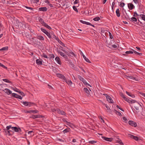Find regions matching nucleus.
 <instances>
[{
	"label": "nucleus",
	"mask_w": 145,
	"mask_h": 145,
	"mask_svg": "<svg viewBox=\"0 0 145 145\" xmlns=\"http://www.w3.org/2000/svg\"><path fill=\"white\" fill-rule=\"evenodd\" d=\"M11 127V125H9L7 126L6 127V128L3 129V132L5 133V134L6 135L8 136H10L11 134L10 133L11 132H12V131L9 129Z\"/></svg>",
	"instance_id": "f257e3e1"
},
{
	"label": "nucleus",
	"mask_w": 145,
	"mask_h": 145,
	"mask_svg": "<svg viewBox=\"0 0 145 145\" xmlns=\"http://www.w3.org/2000/svg\"><path fill=\"white\" fill-rule=\"evenodd\" d=\"M22 104L25 106H29L30 107L33 105H35V104L34 103L29 102L27 101L21 102Z\"/></svg>",
	"instance_id": "f03ea898"
},
{
	"label": "nucleus",
	"mask_w": 145,
	"mask_h": 145,
	"mask_svg": "<svg viewBox=\"0 0 145 145\" xmlns=\"http://www.w3.org/2000/svg\"><path fill=\"white\" fill-rule=\"evenodd\" d=\"M56 75L57 77L63 80V82H64V81H67V79L62 74L60 73H56Z\"/></svg>",
	"instance_id": "7ed1b4c3"
},
{
	"label": "nucleus",
	"mask_w": 145,
	"mask_h": 145,
	"mask_svg": "<svg viewBox=\"0 0 145 145\" xmlns=\"http://www.w3.org/2000/svg\"><path fill=\"white\" fill-rule=\"evenodd\" d=\"M135 103L134 107L137 110H138L142 108V106L139 103L137 102Z\"/></svg>",
	"instance_id": "20e7f679"
},
{
	"label": "nucleus",
	"mask_w": 145,
	"mask_h": 145,
	"mask_svg": "<svg viewBox=\"0 0 145 145\" xmlns=\"http://www.w3.org/2000/svg\"><path fill=\"white\" fill-rule=\"evenodd\" d=\"M11 128L12 130L16 132L20 133L22 131L20 127L18 128L16 127H12L11 126Z\"/></svg>",
	"instance_id": "39448f33"
},
{
	"label": "nucleus",
	"mask_w": 145,
	"mask_h": 145,
	"mask_svg": "<svg viewBox=\"0 0 145 145\" xmlns=\"http://www.w3.org/2000/svg\"><path fill=\"white\" fill-rule=\"evenodd\" d=\"M103 140H106L107 141L111 142L112 141L113 138H108L104 136L101 137Z\"/></svg>",
	"instance_id": "423d86ee"
},
{
	"label": "nucleus",
	"mask_w": 145,
	"mask_h": 145,
	"mask_svg": "<svg viewBox=\"0 0 145 145\" xmlns=\"http://www.w3.org/2000/svg\"><path fill=\"white\" fill-rule=\"evenodd\" d=\"M128 123L130 125L134 127H135L137 126V123L131 120L129 121Z\"/></svg>",
	"instance_id": "0eeeda50"
},
{
	"label": "nucleus",
	"mask_w": 145,
	"mask_h": 145,
	"mask_svg": "<svg viewBox=\"0 0 145 145\" xmlns=\"http://www.w3.org/2000/svg\"><path fill=\"white\" fill-rule=\"evenodd\" d=\"M12 96L13 97L18 98L20 99H22V97H21V96L15 93H12Z\"/></svg>",
	"instance_id": "6e6552de"
},
{
	"label": "nucleus",
	"mask_w": 145,
	"mask_h": 145,
	"mask_svg": "<svg viewBox=\"0 0 145 145\" xmlns=\"http://www.w3.org/2000/svg\"><path fill=\"white\" fill-rule=\"evenodd\" d=\"M2 91H4L6 93H7L8 95H9L12 93V91L9 89L5 88V89H3Z\"/></svg>",
	"instance_id": "1a4fd4ad"
},
{
	"label": "nucleus",
	"mask_w": 145,
	"mask_h": 145,
	"mask_svg": "<svg viewBox=\"0 0 145 145\" xmlns=\"http://www.w3.org/2000/svg\"><path fill=\"white\" fill-rule=\"evenodd\" d=\"M127 5L129 9L130 10H132L133 9L135 8V6L131 3H128Z\"/></svg>",
	"instance_id": "9d476101"
},
{
	"label": "nucleus",
	"mask_w": 145,
	"mask_h": 145,
	"mask_svg": "<svg viewBox=\"0 0 145 145\" xmlns=\"http://www.w3.org/2000/svg\"><path fill=\"white\" fill-rule=\"evenodd\" d=\"M124 100L127 101V102L129 103H135L136 101L134 100H130L128 98L126 97L125 99H124Z\"/></svg>",
	"instance_id": "9b49d317"
},
{
	"label": "nucleus",
	"mask_w": 145,
	"mask_h": 145,
	"mask_svg": "<svg viewBox=\"0 0 145 145\" xmlns=\"http://www.w3.org/2000/svg\"><path fill=\"white\" fill-rule=\"evenodd\" d=\"M56 112L59 114H61L62 115H64L65 114V113L63 110H61L59 109H56Z\"/></svg>",
	"instance_id": "f8f14e48"
},
{
	"label": "nucleus",
	"mask_w": 145,
	"mask_h": 145,
	"mask_svg": "<svg viewBox=\"0 0 145 145\" xmlns=\"http://www.w3.org/2000/svg\"><path fill=\"white\" fill-rule=\"evenodd\" d=\"M57 52L61 56L63 57L65 59L67 58V56L64 53H63L62 52H61L60 51H58Z\"/></svg>",
	"instance_id": "ddd939ff"
},
{
	"label": "nucleus",
	"mask_w": 145,
	"mask_h": 145,
	"mask_svg": "<svg viewBox=\"0 0 145 145\" xmlns=\"http://www.w3.org/2000/svg\"><path fill=\"white\" fill-rule=\"evenodd\" d=\"M39 111L36 110H32L27 111L26 112L27 113H31V112L34 113H39Z\"/></svg>",
	"instance_id": "4468645a"
},
{
	"label": "nucleus",
	"mask_w": 145,
	"mask_h": 145,
	"mask_svg": "<svg viewBox=\"0 0 145 145\" xmlns=\"http://www.w3.org/2000/svg\"><path fill=\"white\" fill-rule=\"evenodd\" d=\"M55 60L56 61L57 63L60 65L61 64V63L60 61V59L58 57H56L55 58Z\"/></svg>",
	"instance_id": "2eb2a0df"
},
{
	"label": "nucleus",
	"mask_w": 145,
	"mask_h": 145,
	"mask_svg": "<svg viewBox=\"0 0 145 145\" xmlns=\"http://www.w3.org/2000/svg\"><path fill=\"white\" fill-rule=\"evenodd\" d=\"M7 1L6 3L7 4H14V3L16 4L17 3H18V2H17V3L13 2L10 0H4V1Z\"/></svg>",
	"instance_id": "dca6fc26"
},
{
	"label": "nucleus",
	"mask_w": 145,
	"mask_h": 145,
	"mask_svg": "<svg viewBox=\"0 0 145 145\" xmlns=\"http://www.w3.org/2000/svg\"><path fill=\"white\" fill-rule=\"evenodd\" d=\"M36 63L38 65H41L42 64V59L39 60L38 59H37L36 60Z\"/></svg>",
	"instance_id": "f3484780"
},
{
	"label": "nucleus",
	"mask_w": 145,
	"mask_h": 145,
	"mask_svg": "<svg viewBox=\"0 0 145 145\" xmlns=\"http://www.w3.org/2000/svg\"><path fill=\"white\" fill-rule=\"evenodd\" d=\"M102 104L103 105H105L107 109V112L110 113L111 112V109H110V107L107 106V105L103 103L102 102Z\"/></svg>",
	"instance_id": "a211bd4d"
},
{
	"label": "nucleus",
	"mask_w": 145,
	"mask_h": 145,
	"mask_svg": "<svg viewBox=\"0 0 145 145\" xmlns=\"http://www.w3.org/2000/svg\"><path fill=\"white\" fill-rule=\"evenodd\" d=\"M107 101L110 103H113V101L111 97L109 96L108 97L106 98Z\"/></svg>",
	"instance_id": "6ab92c4d"
},
{
	"label": "nucleus",
	"mask_w": 145,
	"mask_h": 145,
	"mask_svg": "<svg viewBox=\"0 0 145 145\" xmlns=\"http://www.w3.org/2000/svg\"><path fill=\"white\" fill-rule=\"evenodd\" d=\"M39 10L40 11L45 12L47 10V8L46 7H40L39 8Z\"/></svg>",
	"instance_id": "aec40b11"
},
{
	"label": "nucleus",
	"mask_w": 145,
	"mask_h": 145,
	"mask_svg": "<svg viewBox=\"0 0 145 145\" xmlns=\"http://www.w3.org/2000/svg\"><path fill=\"white\" fill-rule=\"evenodd\" d=\"M126 93L128 95L131 97L133 98H134L135 97V96L134 94H132L131 93L127 91H126Z\"/></svg>",
	"instance_id": "412c9836"
},
{
	"label": "nucleus",
	"mask_w": 145,
	"mask_h": 145,
	"mask_svg": "<svg viewBox=\"0 0 145 145\" xmlns=\"http://www.w3.org/2000/svg\"><path fill=\"white\" fill-rule=\"evenodd\" d=\"M38 20H39V21L42 24V25L45 23L44 22L43 20L40 17H39L38 18Z\"/></svg>",
	"instance_id": "4be33fe9"
},
{
	"label": "nucleus",
	"mask_w": 145,
	"mask_h": 145,
	"mask_svg": "<svg viewBox=\"0 0 145 145\" xmlns=\"http://www.w3.org/2000/svg\"><path fill=\"white\" fill-rule=\"evenodd\" d=\"M80 21L81 23L84 24H86L87 25L91 24L90 23L88 22H86V21H83L82 20H80Z\"/></svg>",
	"instance_id": "5701e85b"
},
{
	"label": "nucleus",
	"mask_w": 145,
	"mask_h": 145,
	"mask_svg": "<svg viewBox=\"0 0 145 145\" xmlns=\"http://www.w3.org/2000/svg\"><path fill=\"white\" fill-rule=\"evenodd\" d=\"M37 39H38L40 40H44V38L41 35L37 36Z\"/></svg>",
	"instance_id": "b1692460"
},
{
	"label": "nucleus",
	"mask_w": 145,
	"mask_h": 145,
	"mask_svg": "<svg viewBox=\"0 0 145 145\" xmlns=\"http://www.w3.org/2000/svg\"><path fill=\"white\" fill-rule=\"evenodd\" d=\"M129 20L132 22H137V19L135 17H133L129 19Z\"/></svg>",
	"instance_id": "393cba45"
},
{
	"label": "nucleus",
	"mask_w": 145,
	"mask_h": 145,
	"mask_svg": "<svg viewBox=\"0 0 145 145\" xmlns=\"http://www.w3.org/2000/svg\"><path fill=\"white\" fill-rule=\"evenodd\" d=\"M70 131V129L69 128H67L64 129L63 131V133L65 134L66 133L69 132Z\"/></svg>",
	"instance_id": "a878e982"
},
{
	"label": "nucleus",
	"mask_w": 145,
	"mask_h": 145,
	"mask_svg": "<svg viewBox=\"0 0 145 145\" xmlns=\"http://www.w3.org/2000/svg\"><path fill=\"white\" fill-rule=\"evenodd\" d=\"M43 25L45 26V27H46L48 29L50 30L52 28L51 27L48 25V24H47L46 23H45L44 24H43Z\"/></svg>",
	"instance_id": "bb28decb"
},
{
	"label": "nucleus",
	"mask_w": 145,
	"mask_h": 145,
	"mask_svg": "<svg viewBox=\"0 0 145 145\" xmlns=\"http://www.w3.org/2000/svg\"><path fill=\"white\" fill-rule=\"evenodd\" d=\"M64 82H65L66 83L68 84V85H69L70 86H71L72 84V82L70 80H69L67 81H67H64Z\"/></svg>",
	"instance_id": "cd10ccee"
},
{
	"label": "nucleus",
	"mask_w": 145,
	"mask_h": 145,
	"mask_svg": "<svg viewBox=\"0 0 145 145\" xmlns=\"http://www.w3.org/2000/svg\"><path fill=\"white\" fill-rule=\"evenodd\" d=\"M116 14L117 16L118 17H119L120 16V10L119 8H118L116 9Z\"/></svg>",
	"instance_id": "c85d7f7f"
},
{
	"label": "nucleus",
	"mask_w": 145,
	"mask_h": 145,
	"mask_svg": "<svg viewBox=\"0 0 145 145\" xmlns=\"http://www.w3.org/2000/svg\"><path fill=\"white\" fill-rule=\"evenodd\" d=\"M84 91L87 93V94L89 95V91L88 89L86 88H84Z\"/></svg>",
	"instance_id": "c756f323"
},
{
	"label": "nucleus",
	"mask_w": 145,
	"mask_h": 145,
	"mask_svg": "<svg viewBox=\"0 0 145 145\" xmlns=\"http://www.w3.org/2000/svg\"><path fill=\"white\" fill-rule=\"evenodd\" d=\"M83 56L85 60L86 61L89 63H91L90 60L88 58H86L85 55H83Z\"/></svg>",
	"instance_id": "7c9ffc66"
},
{
	"label": "nucleus",
	"mask_w": 145,
	"mask_h": 145,
	"mask_svg": "<svg viewBox=\"0 0 145 145\" xmlns=\"http://www.w3.org/2000/svg\"><path fill=\"white\" fill-rule=\"evenodd\" d=\"M30 118H32L33 119H35L38 118L37 115H33L30 117Z\"/></svg>",
	"instance_id": "2f4dec72"
},
{
	"label": "nucleus",
	"mask_w": 145,
	"mask_h": 145,
	"mask_svg": "<svg viewBox=\"0 0 145 145\" xmlns=\"http://www.w3.org/2000/svg\"><path fill=\"white\" fill-rule=\"evenodd\" d=\"M140 17H141L142 19L145 21V15L143 14H140L139 15Z\"/></svg>",
	"instance_id": "473e14b6"
},
{
	"label": "nucleus",
	"mask_w": 145,
	"mask_h": 145,
	"mask_svg": "<svg viewBox=\"0 0 145 145\" xmlns=\"http://www.w3.org/2000/svg\"><path fill=\"white\" fill-rule=\"evenodd\" d=\"M55 56L54 54H50L49 55V56L48 57V58L49 59H51L52 58H54Z\"/></svg>",
	"instance_id": "72a5a7b5"
},
{
	"label": "nucleus",
	"mask_w": 145,
	"mask_h": 145,
	"mask_svg": "<svg viewBox=\"0 0 145 145\" xmlns=\"http://www.w3.org/2000/svg\"><path fill=\"white\" fill-rule=\"evenodd\" d=\"M8 47H5L3 48L0 49V51L2 50H8Z\"/></svg>",
	"instance_id": "f704fd0d"
},
{
	"label": "nucleus",
	"mask_w": 145,
	"mask_h": 145,
	"mask_svg": "<svg viewBox=\"0 0 145 145\" xmlns=\"http://www.w3.org/2000/svg\"><path fill=\"white\" fill-rule=\"evenodd\" d=\"M40 30L42 32H43L45 34H46V33L48 32V31L46 30L43 28L42 27L40 28Z\"/></svg>",
	"instance_id": "c9c22d12"
},
{
	"label": "nucleus",
	"mask_w": 145,
	"mask_h": 145,
	"mask_svg": "<svg viewBox=\"0 0 145 145\" xmlns=\"http://www.w3.org/2000/svg\"><path fill=\"white\" fill-rule=\"evenodd\" d=\"M3 80L5 82L9 83H11V82L9 80L7 79H3Z\"/></svg>",
	"instance_id": "e433bc0d"
},
{
	"label": "nucleus",
	"mask_w": 145,
	"mask_h": 145,
	"mask_svg": "<svg viewBox=\"0 0 145 145\" xmlns=\"http://www.w3.org/2000/svg\"><path fill=\"white\" fill-rule=\"evenodd\" d=\"M46 34L50 39H52V35H51L48 32L47 33H46Z\"/></svg>",
	"instance_id": "4c0bfd02"
},
{
	"label": "nucleus",
	"mask_w": 145,
	"mask_h": 145,
	"mask_svg": "<svg viewBox=\"0 0 145 145\" xmlns=\"http://www.w3.org/2000/svg\"><path fill=\"white\" fill-rule=\"evenodd\" d=\"M93 20L95 21H98L100 20V18L99 17H97L93 18Z\"/></svg>",
	"instance_id": "58836bf2"
},
{
	"label": "nucleus",
	"mask_w": 145,
	"mask_h": 145,
	"mask_svg": "<svg viewBox=\"0 0 145 145\" xmlns=\"http://www.w3.org/2000/svg\"><path fill=\"white\" fill-rule=\"evenodd\" d=\"M133 52L131 51H127L125 52V54H133Z\"/></svg>",
	"instance_id": "ea45409f"
},
{
	"label": "nucleus",
	"mask_w": 145,
	"mask_h": 145,
	"mask_svg": "<svg viewBox=\"0 0 145 145\" xmlns=\"http://www.w3.org/2000/svg\"><path fill=\"white\" fill-rule=\"evenodd\" d=\"M78 78L81 81H82L83 82L85 80L84 79L80 76H78Z\"/></svg>",
	"instance_id": "a19ab883"
},
{
	"label": "nucleus",
	"mask_w": 145,
	"mask_h": 145,
	"mask_svg": "<svg viewBox=\"0 0 145 145\" xmlns=\"http://www.w3.org/2000/svg\"><path fill=\"white\" fill-rule=\"evenodd\" d=\"M61 45L65 47L66 46H65V45L64 44V43L61 41V40L59 41L58 42Z\"/></svg>",
	"instance_id": "79ce46f5"
},
{
	"label": "nucleus",
	"mask_w": 145,
	"mask_h": 145,
	"mask_svg": "<svg viewBox=\"0 0 145 145\" xmlns=\"http://www.w3.org/2000/svg\"><path fill=\"white\" fill-rule=\"evenodd\" d=\"M115 111L116 112V113L117 115H119L120 116H122V115H121V114L120 112H118V111L116 110H115Z\"/></svg>",
	"instance_id": "37998d69"
},
{
	"label": "nucleus",
	"mask_w": 145,
	"mask_h": 145,
	"mask_svg": "<svg viewBox=\"0 0 145 145\" xmlns=\"http://www.w3.org/2000/svg\"><path fill=\"white\" fill-rule=\"evenodd\" d=\"M72 7L73 9L75 11L77 12H78V9L76 6H73Z\"/></svg>",
	"instance_id": "c03bdc74"
},
{
	"label": "nucleus",
	"mask_w": 145,
	"mask_h": 145,
	"mask_svg": "<svg viewBox=\"0 0 145 145\" xmlns=\"http://www.w3.org/2000/svg\"><path fill=\"white\" fill-rule=\"evenodd\" d=\"M127 136L128 137L131 138V139H133L134 135L131 134H129Z\"/></svg>",
	"instance_id": "a18cd8bd"
},
{
	"label": "nucleus",
	"mask_w": 145,
	"mask_h": 145,
	"mask_svg": "<svg viewBox=\"0 0 145 145\" xmlns=\"http://www.w3.org/2000/svg\"><path fill=\"white\" fill-rule=\"evenodd\" d=\"M97 142L95 140H91L89 141V143L91 144H93L96 143Z\"/></svg>",
	"instance_id": "49530a36"
},
{
	"label": "nucleus",
	"mask_w": 145,
	"mask_h": 145,
	"mask_svg": "<svg viewBox=\"0 0 145 145\" xmlns=\"http://www.w3.org/2000/svg\"><path fill=\"white\" fill-rule=\"evenodd\" d=\"M120 96L123 98V99L124 100L125 98L126 97H125V95H124V94L122 93H120Z\"/></svg>",
	"instance_id": "de8ad7c7"
},
{
	"label": "nucleus",
	"mask_w": 145,
	"mask_h": 145,
	"mask_svg": "<svg viewBox=\"0 0 145 145\" xmlns=\"http://www.w3.org/2000/svg\"><path fill=\"white\" fill-rule=\"evenodd\" d=\"M133 139H134L135 140L137 141L138 140V138L137 136H134Z\"/></svg>",
	"instance_id": "09e8293b"
},
{
	"label": "nucleus",
	"mask_w": 145,
	"mask_h": 145,
	"mask_svg": "<svg viewBox=\"0 0 145 145\" xmlns=\"http://www.w3.org/2000/svg\"><path fill=\"white\" fill-rule=\"evenodd\" d=\"M25 7L27 9H30L31 10H33V8H31V7H28L26 6H25Z\"/></svg>",
	"instance_id": "8fccbe9b"
},
{
	"label": "nucleus",
	"mask_w": 145,
	"mask_h": 145,
	"mask_svg": "<svg viewBox=\"0 0 145 145\" xmlns=\"http://www.w3.org/2000/svg\"><path fill=\"white\" fill-rule=\"evenodd\" d=\"M52 39H55L57 37L54 34H52Z\"/></svg>",
	"instance_id": "3c124183"
},
{
	"label": "nucleus",
	"mask_w": 145,
	"mask_h": 145,
	"mask_svg": "<svg viewBox=\"0 0 145 145\" xmlns=\"http://www.w3.org/2000/svg\"><path fill=\"white\" fill-rule=\"evenodd\" d=\"M0 66H1L3 68H4L5 69H7V67L5 66L4 65L2 64L1 63V64L0 65Z\"/></svg>",
	"instance_id": "603ef678"
},
{
	"label": "nucleus",
	"mask_w": 145,
	"mask_h": 145,
	"mask_svg": "<svg viewBox=\"0 0 145 145\" xmlns=\"http://www.w3.org/2000/svg\"><path fill=\"white\" fill-rule=\"evenodd\" d=\"M18 93H20V94L23 96H24L25 95L24 93L22 91H19Z\"/></svg>",
	"instance_id": "864d4df0"
},
{
	"label": "nucleus",
	"mask_w": 145,
	"mask_h": 145,
	"mask_svg": "<svg viewBox=\"0 0 145 145\" xmlns=\"http://www.w3.org/2000/svg\"><path fill=\"white\" fill-rule=\"evenodd\" d=\"M83 83H84V84H85V85H88V86H91L89 85V84H88L86 81V80H85V81H84L83 82Z\"/></svg>",
	"instance_id": "5fc2aeb1"
},
{
	"label": "nucleus",
	"mask_w": 145,
	"mask_h": 145,
	"mask_svg": "<svg viewBox=\"0 0 145 145\" xmlns=\"http://www.w3.org/2000/svg\"><path fill=\"white\" fill-rule=\"evenodd\" d=\"M60 47L61 48V49L62 51H63L64 52H65V53H67L65 51V50H64V49L63 48L62 46H60Z\"/></svg>",
	"instance_id": "6e6d98bb"
},
{
	"label": "nucleus",
	"mask_w": 145,
	"mask_h": 145,
	"mask_svg": "<svg viewBox=\"0 0 145 145\" xmlns=\"http://www.w3.org/2000/svg\"><path fill=\"white\" fill-rule=\"evenodd\" d=\"M38 118H43L44 117V116L41 115H37Z\"/></svg>",
	"instance_id": "4d7b16f0"
},
{
	"label": "nucleus",
	"mask_w": 145,
	"mask_h": 145,
	"mask_svg": "<svg viewBox=\"0 0 145 145\" xmlns=\"http://www.w3.org/2000/svg\"><path fill=\"white\" fill-rule=\"evenodd\" d=\"M118 143L119 144L122 145H123V143L121 142V140H119L118 141Z\"/></svg>",
	"instance_id": "13d9d810"
},
{
	"label": "nucleus",
	"mask_w": 145,
	"mask_h": 145,
	"mask_svg": "<svg viewBox=\"0 0 145 145\" xmlns=\"http://www.w3.org/2000/svg\"><path fill=\"white\" fill-rule=\"evenodd\" d=\"M139 15H138L136 12H134V14L133 15V16L134 17H135L137 16H139Z\"/></svg>",
	"instance_id": "bf43d9fd"
},
{
	"label": "nucleus",
	"mask_w": 145,
	"mask_h": 145,
	"mask_svg": "<svg viewBox=\"0 0 145 145\" xmlns=\"http://www.w3.org/2000/svg\"><path fill=\"white\" fill-rule=\"evenodd\" d=\"M112 47L114 48H117V46L115 45H112Z\"/></svg>",
	"instance_id": "052dcab7"
},
{
	"label": "nucleus",
	"mask_w": 145,
	"mask_h": 145,
	"mask_svg": "<svg viewBox=\"0 0 145 145\" xmlns=\"http://www.w3.org/2000/svg\"><path fill=\"white\" fill-rule=\"evenodd\" d=\"M30 40L31 41V42L32 43H33L34 42V40H35L34 38V37H32V38L30 39Z\"/></svg>",
	"instance_id": "680f3d73"
},
{
	"label": "nucleus",
	"mask_w": 145,
	"mask_h": 145,
	"mask_svg": "<svg viewBox=\"0 0 145 145\" xmlns=\"http://www.w3.org/2000/svg\"><path fill=\"white\" fill-rule=\"evenodd\" d=\"M100 121L102 123H105V121L101 117H100Z\"/></svg>",
	"instance_id": "e2e57ef3"
},
{
	"label": "nucleus",
	"mask_w": 145,
	"mask_h": 145,
	"mask_svg": "<svg viewBox=\"0 0 145 145\" xmlns=\"http://www.w3.org/2000/svg\"><path fill=\"white\" fill-rule=\"evenodd\" d=\"M69 126L71 128H73L74 127V125L71 123L69 125Z\"/></svg>",
	"instance_id": "0e129e2a"
},
{
	"label": "nucleus",
	"mask_w": 145,
	"mask_h": 145,
	"mask_svg": "<svg viewBox=\"0 0 145 145\" xmlns=\"http://www.w3.org/2000/svg\"><path fill=\"white\" fill-rule=\"evenodd\" d=\"M106 33H102L101 34L102 36L105 38L106 37L105 36H106Z\"/></svg>",
	"instance_id": "69168bd1"
},
{
	"label": "nucleus",
	"mask_w": 145,
	"mask_h": 145,
	"mask_svg": "<svg viewBox=\"0 0 145 145\" xmlns=\"http://www.w3.org/2000/svg\"><path fill=\"white\" fill-rule=\"evenodd\" d=\"M125 3H121L120 4V5L122 7H123L125 5Z\"/></svg>",
	"instance_id": "338daca9"
},
{
	"label": "nucleus",
	"mask_w": 145,
	"mask_h": 145,
	"mask_svg": "<svg viewBox=\"0 0 145 145\" xmlns=\"http://www.w3.org/2000/svg\"><path fill=\"white\" fill-rule=\"evenodd\" d=\"M109 35L110 38L111 39H112L113 38V36L112 35L111 33L110 32H109Z\"/></svg>",
	"instance_id": "774afa93"
}]
</instances>
